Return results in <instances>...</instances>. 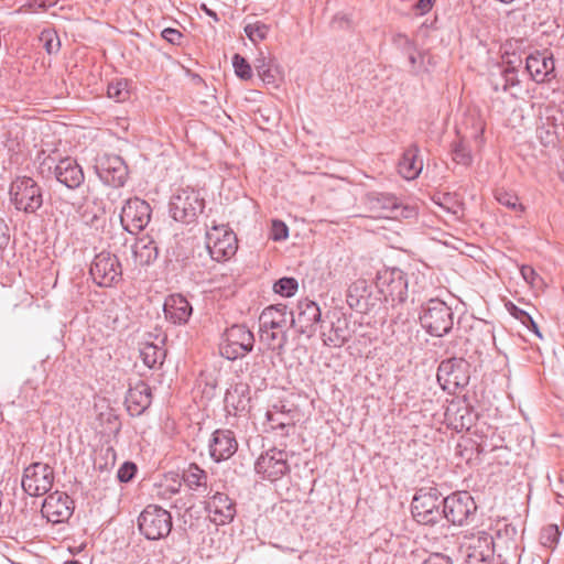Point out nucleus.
<instances>
[{"instance_id":"obj_1","label":"nucleus","mask_w":564,"mask_h":564,"mask_svg":"<svg viewBox=\"0 0 564 564\" xmlns=\"http://www.w3.org/2000/svg\"><path fill=\"white\" fill-rule=\"evenodd\" d=\"M292 328L290 313L284 304L270 305L259 316L260 341L278 355L285 352Z\"/></svg>"},{"instance_id":"obj_2","label":"nucleus","mask_w":564,"mask_h":564,"mask_svg":"<svg viewBox=\"0 0 564 564\" xmlns=\"http://www.w3.org/2000/svg\"><path fill=\"white\" fill-rule=\"evenodd\" d=\"M444 498L435 487L420 488L411 503V512L414 520L423 525H434L442 520Z\"/></svg>"},{"instance_id":"obj_3","label":"nucleus","mask_w":564,"mask_h":564,"mask_svg":"<svg viewBox=\"0 0 564 564\" xmlns=\"http://www.w3.org/2000/svg\"><path fill=\"white\" fill-rule=\"evenodd\" d=\"M12 204L18 210L33 214L43 205L42 187L30 176H17L9 189Z\"/></svg>"},{"instance_id":"obj_4","label":"nucleus","mask_w":564,"mask_h":564,"mask_svg":"<svg viewBox=\"0 0 564 564\" xmlns=\"http://www.w3.org/2000/svg\"><path fill=\"white\" fill-rule=\"evenodd\" d=\"M453 317L452 308L444 301L431 299L422 307L420 323L430 335L442 337L452 330Z\"/></svg>"},{"instance_id":"obj_5","label":"nucleus","mask_w":564,"mask_h":564,"mask_svg":"<svg viewBox=\"0 0 564 564\" xmlns=\"http://www.w3.org/2000/svg\"><path fill=\"white\" fill-rule=\"evenodd\" d=\"M204 209V198L192 188H180L172 196L170 213L174 220L191 224Z\"/></svg>"},{"instance_id":"obj_6","label":"nucleus","mask_w":564,"mask_h":564,"mask_svg":"<svg viewBox=\"0 0 564 564\" xmlns=\"http://www.w3.org/2000/svg\"><path fill=\"white\" fill-rule=\"evenodd\" d=\"M139 530L148 540L165 538L172 530L171 513L156 505H149L138 519Z\"/></svg>"},{"instance_id":"obj_7","label":"nucleus","mask_w":564,"mask_h":564,"mask_svg":"<svg viewBox=\"0 0 564 564\" xmlns=\"http://www.w3.org/2000/svg\"><path fill=\"white\" fill-rule=\"evenodd\" d=\"M253 346V333L247 326L237 324L226 329L220 354L229 360H236L249 354Z\"/></svg>"},{"instance_id":"obj_8","label":"nucleus","mask_w":564,"mask_h":564,"mask_svg":"<svg viewBox=\"0 0 564 564\" xmlns=\"http://www.w3.org/2000/svg\"><path fill=\"white\" fill-rule=\"evenodd\" d=\"M476 502L468 491H457L444 498L442 519L445 518L454 525H463L474 517Z\"/></svg>"},{"instance_id":"obj_9","label":"nucleus","mask_w":564,"mask_h":564,"mask_svg":"<svg viewBox=\"0 0 564 564\" xmlns=\"http://www.w3.org/2000/svg\"><path fill=\"white\" fill-rule=\"evenodd\" d=\"M469 364L464 358L443 360L437 368V380L444 390L455 392L469 383Z\"/></svg>"},{"instance_id":"obj_10","label":"nucleus","mask_w":564,"mask_h":564,"mask_svg":"<svg viewBox=\"0 0 564 564\" xmlns=\"http://www.w3.org/2000/svg\"><path fill=\"white\" fill-rule=\"evenodd\" d=\"M289 313L295 333L306 338L314 336L317 325L322 321V313L317 303L308 299L301 300L295 311Z\"/></svg>"},{"instance_id":"obj_11","label":"nucleus","mask_w":564,"mask_h":564,"mask_svg":"<svg viewBox=\"0 0 564 564\" xmlns=\"http://www.w3.org/2000/svg\"><path fill=\"white\" fill-rule=\"evenodd\" d=\"M206 240L209 254L216 261L228 260L237 252V236L224 225L214 226L207 232Z\"/></svg>"},{"instance_id":"obj_12","label":"nucleus","mask_w":564,"mask_h":564,"mask_svg":"<svg viewBox=\"0 0 564 564\" xmlns=\"http://www.w3.org/2000/svg\"><path fill=\"white\" fill-rule=\"evenodd\" d=\"M54 484V470L48 464L33 463L23 471L22 488L30 496H43Z\"/></svg>"},{"instance_id":"obj_13","label":"nucleus","mask_w":564,"mask_h":564,"mask_svg":"<svg viewBox=\"0 0 564 564\" xmlns=\"http://www.w3.org/2000/svg\"><path fill=\"white\" fill-rule=\"evenodd\" d=\"M95 171L102 183L112 187H121L128 177V166L124 161L115 154L98 155Z\"/></svg>"},{"instance_id":"obj_14","label":"nucleus","mask_w":564,"mask_h":564,"mask_svg":"<svg viewBox=\"0 0 564 564\" xmlns=\"http://www.w3.org/2000/svg\"><path fill=\"white\" fill-rule=\"evenodd\" d=\"M254 469L262 479L276 481L290 473L288 453L282 449L271 448L260 455L254 464Z\"/></svg>"},{"instance_id":"obj_15","label":"nucleus","mask_w":564,"mask_h":564,"mask_svg":"<svg viewBox=\"0 0 564 564\" xmlns=\"http://www.w3.org/2000/svg\"><path fill=\"white\" fill-rule=\"evenodd\" d=\"M151 219L150 205L138 197L128 199L120 213V221L123 228L131 232L138 234L147 227Z\"/></svg>"},{"instance_id":"obj_16","label":"nucleus","mask_w":564,"mask_h":564,"mask_svg":"<svg viewBox=\"0 0 564 564\" xmlns=\"http://www.w3.org/2000/svg\"><path fill=\"white\" fill-rule=\"evenodd\" d=\"M74 512V501L65 492L50 494L43 501L41 513L48 522L58 524L66 522Z\"/></svg>"},{"instance_id":"obj_17","label":"nucleus","mask_w":564,"mask_h":564,"mask_svg":"<svg viewBox=\"0 0 564 564\" xmlns=\"http://www.w3.org/2000/svg\"><path fill=\"white\" fill-rule=\"evenodd\" d=\"M209 496L206 502V511L213 523L225 525L230 523L236 516V505L227 494L214 491L213 488L207 492Z\"/></svg>"},{"instance_id":"obj_18","label":"nucleus","mask_w":564,"mask_h":564,"mask_svg":"<svg viewBox=\"0 0 564 564\" xmlns=\"http://www.w3.org/2000/svg\"><path fill=\"white\" fill-rule=\"evenodd\" d=\"M473 542H477V544L470 543V547H474V549L479 547L480 549L478 554H473V555L475 557H479L480 560H485L486 557L490 556L492 553H497V555L499 557H502L501 551L503 549L509 550L510 547H512L514 552L517 550L514 540L505 539L500 530L497 531L496 538H494L492 535L488 534L485 531H481V532H479V534L476 539H473ZM514 556H517L516 553H514Z\"/></svg>"},{"instance_id":"obj_19","label":"nucleus","mask_w":564,"mask_h":564,"mask_svg":"<svg viewBox=\"0 0 564 564\" xmlns=\"http://www.w3.org/2000/svg\"><path fill=\"white\" fill-rule=\"evenodd\" d=\"M209 455L216 463L229 459L238 449V442L232 431L216 430L209 440Z\"/></svg>"},{"instance_id":"obj_20","label":"nucleus","mask_w":564,"mask_h":564,"mask_svg":"<svg viewBox=\"0 0 564 564\" xmlns=\"http://www.w3.org/2000/svg\"><path fill=\"white\" fill-rule=\"evenodd\" d=\"M525 69L536 83L550 82L555 77L554 59L546 51L530 54L525 59Z\"/></svg>"},{"instance_id":"obj_21","label":"nucleus","mask_w":564,"mask_h":564,"mask_svg":"<svg viewBox=\"0 0 564 564\" xmlns=\"http://www.w3.org/2000/svg\"><path fill=\"white\" fill-rule=\"evenodd\" d=\"M89 273L94 282H116L121 267L116 256L101 252L95 257Z\"/></svg>"},{"instance_id":"obj_22","label":"nucleus","mask_w":564,"mask_h":564,"mask_svg":"<svg viewBox=\"0 0 564 564\" xmlns=\"http://www.w3.org/2000/svg\"><path fill=\"white\" fill-rule=\"evenodd\" d=\"M54 175L56 181L69 189L80 187L85 181V174L82 166L72 158L59 160L54 167Z\"/></svg>"},{"instance_id":"obj_23","label":"nucleus","mask_w":564,"mask_h":564,"mask_svg":"<svg viewBox=\"0 0 564 564\" xmlns=\"http://www.w3.org/2000/svg\"><path fill=\"white\" fill-rule=\"evenodd\" d=\"M124 403L130 415H141L152 403L150 386L144 381H139L128 390Z\"/></svg>"},{"instance_id":"obj_24","label":"nucleus","mask_w":564,"mask_h":564,"mask_svg":"<svg viewBox=\"0 0 564 564\" xmlns=\"http://www.w3.org/2000/svg\"><path fill=\"white\" fill-rule=\"evenodd\" d=\"M518 68L513 62H508L505 66H498L490 73V84L495 91H509L520 85Z\"/></svg>"},{"instance_id":"obj_25","label":"nucleus","mask_w":564,"mask_h":564,"mask_svg":"<svg viewBox=\"0 0 564 564\" xmlns=\"http://www.w3.org/2000/svg\"><path fill=\"white\" fill-rule=\"evenodd\" d=\"M189 302L181 294L170 295L164 302V315L174 324H184L192 315Z\"/></svg>"},{"instance_id":"obj_26","label":"nucleus","mask_w":564,"mask_h":564,"mask_svg":"<svg viewBox=\"0 0 564 564\" xmlns=\"http://www.w3.org/2000/svg\"><path fill=\"white\" fill-rule=\"evenodd\" d=\"M368 209L376 213L379 217H391L399 208L395 196L377 192L368 193L365 197Z\"/></svg>"},{"instance_id":"obj_27","label":"nucleus","mask_w":564,"mask_h":564,"mask_svg":"<svg viewBox=\"0 0 564 564\" xmlns=\"http://www.w3.org/2000/svg\"><path fill=\"white\" fill-rule=\"evenodd\" d=\"M420 149L416 144L410 145L399 162V173L405 180L416 178L423 169V161L419 158Z\"/></svg>"},{"instance_id":"obj_28","label":"nucleus","mask_w":564,"mask_h":564,"mask_svg":"<svg viewBox=\"0 0 564 564\" xmlns=\"http://www.w3.org/2000/svg\"><path fill=\"white\" fill-rule=\"evenodd\" d=\"M351 337L348 321L346 318H337L332 322L328 330L322 333L324 345L328 347H341Z\"/></svg>"},{"instance_id":"obj_29","label":"nucleus","mask_w":564,"mask_h":564,"mask_svg":"<svg viewBox=\"0 0 564 564\" xmlns=\"http://www.w3.org/2000/svg\"><path fill=\"white\" fill-rule=\"evenodd\" d=\"M207 473L195 463L189 464V466L183 471V480L185 485L191 490L199 494L209 491L207 489Z\"/></svg>"},{"instance_id":"obj_30","label":"nucleus","mask_w":564,"mask_h":564,"mask_svg":"<svg viewBox=\"0 0 564 564\" xmlns=\"http://www.w3.org/2000/svg\"><path fill=\"white\" fill-rule=\"evenodd\" d=\"M133 254L141 265H148L156 260L159 256V248L153 240L149 238H141L133 247Z\"/></svg>"},{"instance_id":"obj_31","label":"nucleus","mask_w":564,"mask_h":564,"mask_svg":"<svg viewBox=\"0 0 564 564\" xmlns=\"http://www.w3.org/2000/svg\"><path fill=\"white\" fill-rule=\"evenodd\" d=\"M140 357L147 367L154 369L163 365L166 350L163 346L153 343H144L140 348Z\"/></svg>"},{"instance_id":"obj_32","label":"nucleus","mask_w":564,"mask_h":564,"mask_svg":"<svg viewBox=\"0 0 564 564\" xmlns=\"http://www.w3.org/2000/svg\"><path fill=\"white\" fill-rule=\"evenodd\" d=\"M248 386L239 383L235 384L226 391L225 405L227 409L234 411H243L249 403V398L246 397Z\"/></svg>"},{"instance_id":"obj_33","label":"nucleus","mask_w":564,"mask_h":564,"mask_svg":"<svg viewBox=\"0 0 564 564\" xmlns=\"http://www.w3.org/2000/svg\"><path fill=\"white\" fill-rule=\"evenodd\" d=\"M290 413L291 410L285 411L284 405H273L267 412V419L273 430H289L294 426V420Z\"/></svg>"},{"instance_id":"obj_34","label":"nucleus","mask_w":564,"mask_h":564,"mask_svg":"<svg viewBox=\"0 0 564 564\" xmlns=\"http://www.w3.org/2000/svg\"><path fill=\"white\" fill-rule=\"evenodd\" d=\"M394 43L402 47L403 52L406 54L409 63L413 72L417 70V67L421 66L423 62L422 55L416 51L413 42L404 34H398L394 36Z\"/></svg>"},{"instance_id":"obj_35","label":"nucleus","mask_w":564,"mask_h":564,"mask_svg":"<svg viewBox=\"0 0 564 564\" xmlns=\"http://www.w3.org/2000/svg\"><path fill=\"white\" fill-rule=\"evenodd\" d=\"M117 454L113 447L101 446L95 453L94 467L99 471H109L116 464Z\"/></svg>"},{"instance_id":"obj_36","label":"nucleus","mask_w":564,"mask_h":564,"mask_svg":"<svg viewBox=\"0 0 564 564\" xmlns=\"http://www.w3.org/2000/svg\"><path fill=\"white\" fill-rule=\"evenodd\" d=\"M254 68L264 84L275 83L276 74L272 68V59L263 56L262 52L254 61Z\"/></svg>"},{"instance_id":"obj_37","label":"nucleus","mask_w":564,"mask_h":564,"mask_svg":"<svg viewBox=\"0 0 564 564\" xmlns=\"http://www.w3.org/2000/svg\"><path fill=\"white\" fill-rule=\"evenodd\" d=\"M243 30H245L247 37L253 44H257L267 39V36L270 32V26L268 24L263 23L262 21H254V22L247 23L245 25Z\"/></svg>"},{"instance_id":"obj_38","label":"nucleus","mask_w":564,"mask_h":564,"mask_svg":"<svg viewBox=\"0 0 564 564\" xmlns=\"http://www.w3.org/2000/svg\"><path fill=\"white\" fill-rule=\"evenodd\" d=\"M39 41L47 54H57L61 50V41L54 30H43L39 36Z\"/></svg>"},{"instance_id":"obj_39","label":"nucleus","mask_w":564,"mask_h":564,"mask_svg":"<svg viewBox=\"0 0 564 564\" xmlns=\"http://www.w3.org/2000/svg\"><path fill=\"white\" fill-rule=\"evenodd\" d=\"M496 199L499 204L512 209L518 210L520 213L524 212V206L519 203V198L517 195L506 192L503 189H498L495 194Z\"/></svg>"},{"instance_id":"obj_40","label":"nucleus","mask_w":564,"mask_h":564,"mask_svg":"<svg viewBox=\"0 0 564 564\" xmlns=\"http://www.w3.org/2000/svg\"><path fill=\"white\" fill-rule=\"evenodd\" d=\"M232 66L236 75L242 79L248 80L252 77L251 66L248 61L239 54L232 56Z\"/></svg>"},{"instance_id":"obj_41","label":"nucleus","mask_w":564,"mask_h":564,"mask_svg":"<svg viewBox=\"0 0 564 564\" xmlns=\"http://www.w3.org/2000/svg\"><path fill=\"white\" fill-rule=\"evenodd\" d=\"M452 154H453V160L457 164L467 166L473 161V156H471L469 149L462 141H458L453 144Z\"/></svg>"},{"instance_id":"obj_42","label":"nucleus","mask_w":564,"mask_h":564,"mask_svg":"<svg viewBox=\"0 0 564 564\" xmlns=\"http://www.w3.org/2000/svg\"><path fill=\"white\" fill-rule=\"evenodd\" d=\"M560 539V531L556 524L546 525L541 533V543L544 546L553 547Z\"/></svg>"},{"instance_id":"obj_43","label":"nucleus","mask_w":564,"mask_h":564,"mask_svg":"<svg viewBox=\"0 0 564 564\" xmlns=\"http://www.w3.org/2000/svg\"><path fill=\"white\" fill-rule=\"evenodd\" d=\"M107 94L109 98L116 101H123L129 97L127 84L123 82L111 83L108 85Z\"/></svg>"},{"instance_id":"obj_44","label":"nucleus","mask_w":564,"mask_h":564,"mask_svg":"<svg viewBox=\"0 0 564 564\" xmlns=\"http://www.w3.org/2000/svg\"><path fill=\"white\" fill-rule=\"evenodd\" d=\"M508 311L510 312V314L512 316H514L517 319H519L522 324H527V323H530L532 325V327L534 328V332L541 336L539 334V330H538V326L536 324L534 323V321L532 319V317L527 313L524 312L523 310L521 308H518L514 304H512L511 302L507 303L506 304Z\"/></svg>"},{"instance_id":"obj_45","label":"nucleus","mask_w":564,"mask_h":564,"mask_svg":"<svg viewBox=\"0 0 564 564\" xmlns=\"http://www.w3.org/2000/svg\"><path fill=\"white\" fill-rule=\"evenodd\" d=\"M404 279V273L398 268H387L383 271H378L377 280L383 282H401Z\"/></svg>"},{"instance_id":"obj_46","label":"nucleus","mask_w":564,"mask_h":564,"mask_svg":"<svg viewBox=\"0 0 564 564\" xmlns=\"http://www.w3.org/2000/svg\"><path fill=\"white\" fill-rule=\"evenodd\" d=\"M289 236V228L288 226L279 219H275L272 221L271 226V238L274 241H281L286 239Z\"/></svg>"},{"instance_id":"obj_47","label":"nucleus","mask_w":564,"mask_h":564,"mask_svg":"<svg viewBox=\"0 0 564 564\" xmlns=\"http://www.w3.org/2000/svg\"><path fill=\"white\" fill-rule=\"evenodd\" d=\"M135 471H137L135 464H133L131 462H126L118 469L117 477L120 482H128L134 477Z\"/></svg>"},{"instance_id":"obj_48","label":"nucleus","mask_w":564,"mask_h":564,"mask_svg":"<svg viewBox=\"0 0 564 564\" xmlns=\"http://www.w3.org/2000/svg\"><path fill=\"white\" fill-rule=\"evenodd\" d=\"M10 239V228L6 220L0 216V258H2L4 250L8 248Z\"/></svg>"},{"instance_id":"obj_49","label":"nucleus","mask_w":564,"mask_h":564,"mask_svg":"<svg viewBox=\"0 0 564 564\" xmlns=\"http://www.w3.org/2000/svg\"><path fill=\"white\" fill-rule=\"evenodd\" d=\"M421 564H453L452 558L443 553H431Z\"/></svg>"},{"instance_id":"obj_50","label":"nucleus","mask_w":564,"mask_h":564,"mask_svg":"<svg viewBox=\"0 0 564 564\" xmlns=\"http://www.w3.org/2000/svg\"><path fill=\"white\" fill-rule=\"evenodd\" d=\"M299 284H273V291L284 297L293 296L297 291Z\"/></svg>"},{"instance_id":"obj_51","label":"nucleus","mask_w":564,"mask_h":564,"mask_svg":"<svg viewBox=\"0 0 564 564\" xmlns=\"http://www.w3.org/2000/svg\"><path fill=\"white\" fill-rule=\"evenodd\" d=\"M360 284H350L349 285V289H348V294H347V303L349 304L350 307H357L359 306L360 304V299L359 297H362V295H359L358 292H359V288Z\"/></svg>"},{"instance_id":"obj_52","label":"nucleus","mask_w":564,"mask_h":564,"mask_svg":"<svg viewBox=\"0 0 564 564\" xmlns=\"http://www.w3.org/2000/svg\"><path fill=\"white\" fill-rule=\"evenodd\" d=\"M162 37L171 44H180L183 34L176 29L166 28L162 31Z\"/></svg>"},{"instance_id":"obj_53","label":"nucleus","mask_w":564,"mask_h":564,"mask_svg":"<svg viewBox=\"0 0 564 564\" xmlns=\"http://www.w3.org/2000/svg\"><path fill=\"white\" fill-rule=\"evenodd\" d=\"M52 205L54 206V208L56 210L61 212L62 214H70V212L74 208V204H72L61 197L54 198L52 202Z\"/></svg>"},{"instance_id":"obj_54","label":"nucleus","mask_w":564,"mask_h":564,"mask_svg":"<svg viewBox=\"0 0 564 564\" xmlns=\"http://www.w3.org/2000/svg\"><path fill=\"white\" fill-rule=\"evenodd\" d=\"M434 0H419L414 8L417 11L419 14H425L429 12L433 7Z\"/></svg>"},{"instance_id":"obj_55","label":"nucleus","mask_w":564,"mask_h":564,"mask_svg":"<svg viewBox=\"0 0 564 564\" xmlns=\"http://www.w3.org/2000/svg\"><path fill=\"white\" fill-rule=\"evenodd\" d=\"M520 273L525 282H533L536 276V272L530 265H522L520 268Z\"/></svg>"},{"instance_id":"obj_56","label":"nucleus","mask_w":564,"mask_h":564,"mask_svg":"<svg viewBox=\"0 0 564 564\" xmlns=\"http://www.w3.org/2000/svg\"><path fill=\"white\" fill-rule=\"evenodd\" d=\"M486 338L491 341L492 344H495V335H494V332L491 329V327L489 326H486L485 327V332H484Z\"/></svg>"},{"instance_id":"obj_57","label":"nucleus","mask_w":564,"mask_h":564,"mask_svg":"<svg viewBox=\"0 0 564 564\" xmlns=\"http://www.w3.org/2000/svg\"><path fill=\"white\" fill-rule=\"evenodd\" d=\"M202 9L205 11V13L207 15H209L210 18H213L215 21H218V17L216 14V12H214L213 10H210L209 8H207L206 4H202Z\"/></svg>"},{"instance_id":"obj_58","label":"nucleus","mask_w":564,"mask_h":564,"mask_svg":"<svg viewBox=\"0 0 564 564\" xmlns=\"http://www.w3.org/2000/svg\"><path fill=\"white\" fill-rule=\"evenodd\" d=\"M274 282H296V280L294 278L283 276V278L275 280Z\"/></svg>"},{"instance_id":"obj_59","label":"nucleus","mask_w":564,"mask_h":564,"mask_svg":"<svg viewBox=\"0 0 564 564\" xmlns=\"http://www.w3.org/2000/svg\"><path fill=\"white\" fill-rule=\"evenodd\" d=\"M505 533H506V535H507V536H508L510 533H511L512 535H514V534H516V529H514V528H510L509 525H506V527H505Z\"/></svg>"},{"instance_id":"obj_60","label":"nucleus","mask_w":564,"mask_h":564,"mask_svg":"<svg viewBox=\"0 0 564 564\" xmlns=\"http://www.w3.org/2000/svg\"><path fill=\"white\" fill-rule=\"evenodd\" d=\"M456 207H457V208H454V206H452V207H447V206H446V208H447L448 210L453 212V214H457V213H458L459 206H458V205H456Z\"/></svg>"},{"instance_id":"obj_61","label":"nucleus","mask_w":564,"mask_h":564,"mask_svg":"<svg viewBox=\"0 0 564 564\" xmlns=\"http://www.w3.org/2000/svg\"><path fill=\"white\" fill-rule=\"evenodd\" d=\"M545 133H546L547 142H551L552 140L550 139V137H552V133L550 132V130H546ZM555 132H553V134Z\"/></svg>"},{"instance_id":"obj_62","label":"nucleus","mask_w":564,"mask_h":564,"mask_svg":"<svg viewBox=\"0 0 564 564\" xmlns=\"http://www.w3.org/2000/svg\"><path fill=\"white\" fill-rule=\"evenodd\" d=\"M65 564H80V563H79L78 561H75V560H74V561H68V562H66Z\"/></svg>"},{"instance_id":"obj_63","label":"nucleus","mask_w":564,"mask_h":564,"mask_svg":"<svg viewBox=\"0 0 564 564\" xmlns=\"http://www.w3.org/2000/svg\"><path fill=\"white\" fill-rule=\"evenodd\" d=\"M530 285H531V286H535V285H538V286H539V289H541V286H542L543 284H534V283H531Z\"/></svg>"}]
</instances>
